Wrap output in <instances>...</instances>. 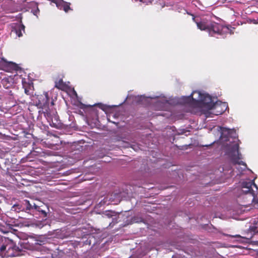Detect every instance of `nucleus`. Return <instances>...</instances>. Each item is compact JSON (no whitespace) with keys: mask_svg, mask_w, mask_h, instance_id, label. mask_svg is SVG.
<instances>
[{"mask_svg":"<svg viewBox=\"0 0 258 258\" xmlns=\"http://www.w3.org/2000/svg\"><path fill=\"white\" fill-rule=\"evenodd\" d=\"M192 20L196 23L197 27L202 31L208 33L211 37L216 35L223 36L228 32L227 27L214 21L208 20L205 19H201L192 15Z\"/></svg>","mask_w":258,"mask_h":258,"instance_id":"f257e3e1","label":"nucleus"},{"mask_svg":"<svg viewBox=\"0 0 258 258\" xmlns=\"http://www.w3.org/2000/svg\"><path fill=\"white\" fill-rule=\"evenodd\" d=\"M183 102L187 106L192 108H199L202 104H205L211 108L214 104L212 103V98L209 95L202 94L199 91H194L189 96L184 97Z\"/></svg>","mask_w":258,"mask_h":258,"instance_id":"f03ea898","label":"nucleus"},{"mask_svg":"<svg viewBox=\"0 0 258 258\" xmlns=\"http://www.w3.org/2000/svg\"><path fill=\"white\" fill-rule=\"evenodd\" d=\"M22 249L13 240L8 238L0 250V256L3 257H12L21 254Z\"/></svg>","mask_w":258,"mask_h":258,"instance_id":"7ed1b4c3","label":"nucleus"},{"mask_svg":"<svg viewBox=\"0 0 258 258\" xmlns=\"http://www.w3.org/2000/svg\"><path fill=\"white\" fill-rule=\"evenodd\" d=\"M253 185L257 189V185L255 184L253 180L245 181L242 183V192L246 196L250 195L251 199V202H254L256 205V208L258 209V199H257L254 195V191L252 189V186Z\"/></svg>","mask_w":258,"mask_h":258,"instance_id":"20e7f679","label":"nucleus"},{"mask_svg":"<svg viewBox=\"0 0 258 258\" xmlns=\"http://www.w3.org/2000/svg\"><path fill=\"white\" fill-rule=\"evenodd\" d=\"M238 148L239 146L238 144H235L232 147L231 152L230 154V161L234 165L237 164L242 165L246 167V163L242 161H239L240 157L239 156Z\"/></svg>","mask_w":258,"mask_h":258,"instance_id":"39448f33","label":"nucleus"},{"mask_svg":"<svg viewBox=\"0 0 258 258\" xmlns=\"http://www.w3.org/2000/svg\"><path fill=\"white\" fill-rule=\"evenodd\" d=\"M0 64L3 67V70L6 72L13 73L14 71H18L20 67L17 64L12 61H8L4 57L1 58Z\"/></svg>","mask_w":258,"mask_h":258,"instance_id":"423d86ee","label":"nucleus"},{"mask_svg":"<svg viewBox=\"0 0 258 258\" xmlns=\"http://www.w3.org/2000/svg\"><path fill=\"white\" fill-rule=\"evenodd\" d=\"M38 104L42 107L48 106L50 99L47 92H44L42 94L37 96Z\"/></svg>","mask_w":258,"mask_h":258,"instance_id":"0eeeda50","label":"nucleus"},{"mask_svg":"<svg viewBox=\"0 0 258 258\" xmlns=\"http://www.w3.org/2000/svg\"><path fill=\"white\" fill-rule=\"evenodd\" d=\"M228 107V106L226 103L220 101L219 103L217 102L216 104H214L212 105V108L216 110L217 114H221L226 110Z\"/></svg>","mask_w":258,"mask_h":258,"instance_id":"6e6552de","label":"nucleus"},{"mask_svg":"<svg viewBox=\"0 0 258 258\" xmlns=\"http://www.w3.org/2000/svg\"><path fill=\"white\" fill-rule=\"evenodd\" d=\"M25 32V26L21 22L20 23L16 24L12 28V34H15L16 36L20 37L22 36V31Z\"/></svg>","mask_w":258,"mask_h":258,"instance_id":"1a4fd4ad","label":"nucleus"},{"mask_svg":"<svg viewBox=\"0 0 258 258\" xmlns=\"http://www.w3.org/2000/svg\"><path fill=\"white\" fill-rule=\"evenodd\" d=\"M23 205L25 207L24 208L26 211H32L34 212L35 209H39V206H37L33 201L32 202H30L28 200H24Z\"/></svg>","mask_w":258,"mask_h":258,"instance_id":"9d476101","label":"nucleus"},{"mask_svg":"<svg viewBox=\"0 0 258 258\" xmlns=\"http://www.w3.org/2000/svg\"><path fill=\"white\" fill-rule=\"evenodd\" d=\"M43 113H44V115L46 118L47 120L50 122H52L51 123H50L51 126L55 127L56 128L59 127L60 126L59 124H57L56 123L53 122V115H52L51 113L48 109H46L43 112Z\"/></svg>","mask_w":258,"mask_h":258,"instance_id":"9b49d317","label":"nucleus"},{"mask_svg":"<svg viewBox=\"0 0 258 258\" xmlns=\"http://www.w3.org/2000/svg\"><path fill=\"white\" fill-rule=\"evenodd\" d=\"M3 87L6 89L11 88L13 85L12 79L8 77L3 78L1 81Z\"/></svg>","mask_w":258,"mask_h":258,"instance_id":"f8f14e48","label":"nucleus"},{"mask_svg":"<svg viewBox=\"0 0 258 258\" xmlns=\"http://www.w3.org/2000/svg\"><path fill=\"white\" fill-rule=\"evenodd\" d=\"M57 6L60 10H62L66 13L72 10L70 7V3L64 1L58 4Z\"/></svg>","mask_w":258,"mask_h":258,"instance_id":"ddd939ff","label":"nucleus"},{"mask_svg":"<svg viewBox=\"0 0 258 258\" xmlns=\"http://www.w3.org/2000/svg\"><path fill=\"white\" fill-rule=\"evenodd\" d=\"M24 210H25V208L23 207V205L18 203L13 205L11 209V211L16 212H19L20 211H23Z\"/></svg>","mask_w":258,"mask_h":258,"instance_id":"4468645a","label":"nucleus"},{"mask_svg":"<svg viewBox=\"0 0 258 258\" xmlns=\"http://www.w3.org/2000/svg\"><path fill=\"white\" fill-rule=\"evenodd\" d=\"M55 87L62 90L65 88L66 84L63 82L62 79H60L58 81H56L55 82Z\"/></svg>","mask_w":258,"mask_h":258,"instance_id":"2eb2a0df","label":"nucleus"},{"mask_svg":"<svg viewBox=\"0 0 258 258\" xmlns=\"http://www.w3.org/2000/svg\"><path fill=\"white\" fill-rule=\"evenodd\" d=\"M104 215L109 218H112L113 216H116L117 213L112 211H106L103 213Z\"/></svg>","mask_w":258,"mask_h":258,"instance_id":"dca6fc26","label":"nucleus"},{"mask_svg":"<svg viewBox=\"0 0 258 258\" xmlns=\"http://www.w3.org/2000/svg\"><path fill=\"white\" fill-rule=\"evenodd\" d=\"M7 239L8 238L0 235V250H1L2 246L5 244Z\"/></svg>","mask_w":258,"mask_h":258,"instance_id":"f3484780","label":"nucleus"},{"mask_svg":"<svg viewBox=\"0 0 258 258\" xmlns=\"http://www.w3.org/2000/svg\"><path fill=\"white\" fill-rule=\"evenodd\" d=\"M35 211H37V212H39L40 213H41L43 215V216L44 217H46V216H47L46 212L44 210L41 209L40 206H39V209H35Z\"/></svg>","mask_w":258,"mask_h":258,"instance_id":"a211bd4d","label":"nucleus"},{"mask_svg":"<svg viewBox=\"0 0 258 258\" xmlns=\"http://www.w3.org/2000/svg\"><path fill=\"white\" fill-rule=\"evenodd\" d=\"M139 1L145 3L147 5L152 4L154 0H139Z\"/></svg>","mask_w":258,"mask_h":258,"instance_id":"6ab92c4d","label":"nucleus"},{"mask_svg":"<svg viewBox=\"0 0 258 258\" xmlns=\"http://www.w3.org/2000/svg\"><path fill=\"white\" fill-rule=\"evenodd\" d=\"M227 236L233 237V238H240L241 236L240 235H227Z\"/></svg>","mask_w":258,"mask_h":258,"instance_id":"aec40b11","label":"nucleus"},{"mask_svg":"<svg viewBox=\"0 0 258 258\" xmlns=\"http://www.w3.org/2000/svg\"><path fill=\"white\" fill-rule=\"evenodd\" d=\"M25 93L27 94V95H29L30 94V93H29V89H27V88H25Z\"/></svg>","mask_w":258,"mask_h":258,"instance_id":"412c9836","label":"nucleus"},{"mask_svg":"<svg viewBox=\"0 0 258 258\" xmlns=\"http://www.w3.org/2000/svg\"><path fill=\"white\" fill-rule=\"evenodd\" d=\"M8 94H9L10 96H13V92H12V91H9L8 92Z\"/></svg>","mask_w":258,"mask_h":258,"instance_id":"4be33fe9","label":"nucleus"},{"mask_svg":"<svg viewBox=\"0 0 258 258\" xmlns=\"http://www.w3.org/2000/svg\"><path fill=\"white\" fill-rule=\"evenodd\" d=\"M256 229H253V231L255 232H258V229L257 228L255 227ZM252 229H255V227H253Z\"/></svg>","mask_w":258,"mask_h":258,"instance_id":"5701e85b","label":"nucleus"},{"mask_svg":"<svg viewBox=\"0 0 258 258\" xmlns=\"http://www.w3.org/2000/svg\"><path fill=\"white\" fill-rule=\"evenodd\" d=\"M53 115H54V120L57 121V117H58V116H56L55 114H53Z\"/></svg>","mask_w":258,"mask_h":258,"instance_id":"b1692460","label":"nucleus"},{"mask_svg":"<svg viewBox=\"0 0 258 258\" xmlns=\"http://www.w3.org/2000/svg\"><path fill=\"white\" fill-rule=\"evenodd\" d=\"M224 130H225L228 132V134H229L230 130H229V129L224 128V129L222 130V131H223V132H224Z\"/></svg>","mask_w":258,"mask_h":258,"instance_id":"393cba45","label":"nucleus"},{"mask_svg":"<svg viewBox=\"0 0 258 258\" xmlns=\"http://www.w3.org/2000/svg\"><path fill=\"white\" fill-rule=\"evenodd\" d=\"M51 106L53 105L54 103H53V100H52V101H51Z\"/></svg>","mask_w":258,"mask_h":258,"instance_id":"a878e982","label":"nucleus"},{"mask_svg":"<svg viewBox=\"0 0 258 258\" xmlns=\"http://www.w3.org/2000/svg\"><path fill=\"white\" fill-rule=\"evenodd\" d=\"M257 245H258V241H256Z\"/></svg>","mask_w":258,"mask_h":258,"instance_id":"bb28decb","label":"nucleus"},{"mask_svg":"<svg viewBox=\"0 0 258 258\" xmlns=\"http://www.w3.org/2000/svg\"><path fill=\"white\" fill-rule=\"evenodd\" d=\"M189 112H191V111H192L191 109H190V110H189Z\"/></svg>","mask_w":258,"mask_h":258,"instance_id":"cd10ccee","label":"nucleus"}]
</instances>
